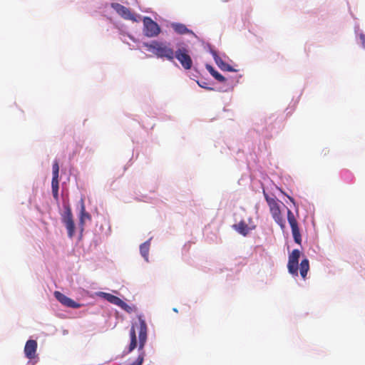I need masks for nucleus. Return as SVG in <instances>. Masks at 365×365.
<instances>
[{
  "mask_svg": "<svg viewBox=\"0 0 365 365\" xmlns=\"http://www.w3.org/2000/svg\"><path fill=\"white\" fill-rule=\"evenodd\" d=\"M197 83H198V85H199L200 87H202V88H205V89H207V90H212V88L208 87V86H207V83H206L205 81H197Z\"/></svg>",
  "mask_w": 365,
  "mask_h": 365,
  "instance_id": "nucleus-24",
  "label": "nucleus"
},
{
  "mask_svg": "<svg viewBox=\"0 0 365 365\" xmlns=\"http://www.w3.org/2000/svg\"><path fill=\"white\" fill-rule=\"evenodd\" d=\"M360 38L361 40L362 45L364 46V48H365V35L361 34L360 35Z\"/></svg>",
  "mask_w": 365,
  "mask_h": 365,
  "instance_id": "nucleus-25",
  "label": "nucleus"
},
{
  "mask_svg": "<svg viewBox=\"0 0 365 365\" xmlns=\"http://www.w3.org/2000/svg\"><path fill=\"white\" fill-rule=\"evenodd\" d=\"M54 296L59 302L67 307L77 309L81 307V304L76 302L58 291L54 292Z\"/></svg>",
  "mask_w": 365,
  "mask_h": 365,
  "instance_id": "nucleus-11",
  "label": "nucleus"
},
{
  "mask_svg": "<svg viewBox=\"0 0 365 365\" xmlns=\"http://www.w3.org/2000/svg\"><path fill=\"white\" fill-rule=\"evenodd\" d=\"M300 254V251L295 249L292 250L291 254L289 255L287 269L289 272L294 276H298V264Z\"/></svg>",
  "mask_w": 365,
  "mask_h": 365,
  "instance_id": "nucleus-8",
  "label": "nucleus"
},
{
  "mask_svg": "<svg viewBox=\"0 0 365 365\" xmlns=\"http://www.w3.org/2000/svg\"><path fill=\"white\" fill-rule=\"evenodd\" d=\"M173 29L178 34L183 35L187 34H193V32L188 29L186 26L183 24L180 23H173L172 24Z\"/></svg>",
  "mask_w": 365,
  "mask_h": 365,
  "instance_id": "nucleus-14",
  "label": "nucleus"
},
{
  "mask_svg": "<svg viewBox=\"0 0 365 365\" xmlns=\"http://www.w3.org/2000/svg\"><path fill=\"white\" fill-rule=\"evenodd\" d=\"M324 155H327V153L329 152V150H324Z\"/></svg>",
  "mask_w": 365,
  "mask_h": 365,
  "instance_id": "nucleus-26",
  "label": "nucleus"
},
{
  "mask_svg": "<svg viewBox=\"0 0 365 365\" xmlns=\"http://www.w3.org/2000/svg\"><path fill=\"white\" fill-rule=\"evenodd\" d=\"M287 220L292 229V233L294 242L298 244H302V235L298 225V222L294 217V213L290 210H287Z\"/></svg>",
  "mask_w": 365,
  "mask_h": 365,
  "instance_id": "nucleus-7",
  "label": "nucleus"
},
{
  "mask_svg": "<svg viewBox=\"0 0 365 365\" xmlns=\"http://www.w3.org/2000/svg\"><path fill=\"white\" fill-rule=\"evenodd\" d=\"M143 26V33L148 37H155L160 33V28L158 24L150 17H144Z\"/></svg>",
  "mask_w": 365,
  "mask_h": 365,
  "instance_id": "nucleus-6",
  "label": "nucleus"
},
{
  "mask_svg": "<svg viewBox=\"0 0 365 365\" xmlns=\"http://www.w3.org/2000/svg\"><path fill=\"white\" fill-rule=\"evenodd\" d=\"M309 269V262L308 259L305 258L302 260L299 266L300 274L303 279H305Z\"/></svg>",
  "mask_w": 365,
  "mask_h": 365,
  "instance_id": "nucleus-16",
  "label": "nucleus"
},
{
  "mask_svg": "<svg viewBox=\"0 0 365 365\" xmlns=\"http://www.w3.org/2000/svg\"><path fill=\"white\" fill-rule=\"evenodd\" d=\"M213 58L217 66L222 71H235V70L232 68L228 63L224 62L222 59L218 56L216 51L212 52Z\"/></svg>",
  "mask_w": 365,
  "mask_h": 365,
  "instance_id": "nucleus-12",
  "label": "nucleus"
},
{
  "mask_svg": "<svg viewBox=\"0 0 365 365\" xmlns=\"http://www.w3.org/2000/svg\"><path fill=\"white\" fill-rule=\"evenodd\" d=\"M264 196L269 205V211L274 220L280 226L282 229H284L285 227V222L280 210V202L278 201L275 197H269L264 191Z\"/></svg>",
  "mask_w": 365,
  "mask_h": 365,
  "instance_id": "nucleus-2",
  "label": "nucleus"
},
{
  "mask_svg": "<svg viewBox=\"0 0 365 365\" xmlns=\"http://www.w3.org/2000/svg\"><path fill=\"white\" fill-rule=\"evenodd\" d=\"M174 58H176L180 63L181 66L185 70H190L192 66V60L189 54L187 48L182 46L174 51Z\"/></svg>",
  "mask_w": 365,
  "mask_h": 365,
  "instance_id": "nucleus-5",
  "label": "nucleus"
},
{
  "mask_svg": "<svg viewBox=\"0 0 365 365\" xmlns=\"http://www.w3.org/2000/svg\"><path fill=\"white\" fill-rule=\"evenodd\" d=\"M36 349L37 342L36 340L29 339L26 341L24 346L25 355L30 360H34V363L37 362V361L35 360L37 358Z\"/></svg>",
  "mask_w": 365,
  "mask_h": 365,
  "instance_id": "nucleus-10",
  "label": "nucleus"
},
{
  "mask_svg": "<svg viewBox=\"0 0 365 365\" xmlns=\"http://www.w3.org/2000/svg\"><path fill=\"white\" fill-rule=\"evenodd\" d=\"M64 212L62 215V222L65 225L68 236L72 238L75 234V224L73 219V214L69 204H64Z\"/></svg>",
  "mask_w": 365,
  "mask_h": 365,
  "instance_id": "nucleus-4",
  "label": "nucleus"
},
{
  "mask_svg": "<svg viewBox=\"0 0 365 365\" xmlns=\"http://www.w3.org/2000/svg\"><path fill=\"white\" fill-rule=\"evenodd\" d=\"M130 343L129 345V351H133L137 346L136 332L134 326H132L130 330Z\"/></svg>",
  "mask_w": 365,
  "mask_h": 365,
  "instance_id": "nucleus-18",
  "label": "nucleus"
},
{
  "mask_svg": "<svg viewBox=\"0 0 365 365\" xmlns=\"http://www.w3.org/2000/svg\"><path fill=\"white\" fill-rule=\"evenodd\" d=\"M143 46L158 58H165L170 61L174 59V50L170 47V43L153 41L150 43H143Z\"/></svg>",
  "mask_w": 365,
  "mask_h": 365,
  "instance_id": "nucleus-1",
  "label": "nucleus"
},
{
  "mask_svg": "<svg viewBox=\"0 0 365 365\" xmlns=\"http://www.w3.org/2000/svg\"><path fill=\"white\" fill-rule=\"evenodd\" d=\"M99 295L103 297L104 299H106L110 303L113 304L117 306H119V304L122 300L119 297H118L115 295H113L111 294H109V293L101 292Z\"/></svg>",
  "mask_w": 365,
  "mask_h": 365,
  "instance_id": "nucleus-15",
  "label": "nucleus"
},
{
  "mask_svg": "<svg viewBox=\"0 0 365 365\" xmlns=\"http://www.w3.org/2000/svg\"><path fill=\"white\" fill-rule=\"evenodd\" d=\"M233 228L240 234L246 236L250 230L255 229V226L250 227L244 220L233 225Z\"/></svg>",
  "mask_w": 365,
  "mask_h": 365,
  "instance_id": "nucleus-13",
  "label": "nucleus"
},
{
  "mask_svg": "<svg viewBox=\"0 0 365 365\" xmlns=\"http://www.w3.org/2000/svg\"><path fill=\"white\" fill-rule=\"evenodd\" d=\"M139 321V351H140L137 359L131 365H141L144 359L143 348L147 340V324L145 320L140 317Z\"/></svg>",
  "mask_w": 365,
  "mask_h": 365,
  "instance_id": "nucleus-3",
  "label": "nucleus"
},
{
  "mask_svg": "<svg viewBox=\"0 0 365 365\" xmlns=\"http://www.w3.org/2000/svg\"><path fill=\"white\" fill-rule=\"evenodd\" d=\"M118 307H120L122 309L127 312L128 313H131L133 310L130 306H129L128 304H126L123 300H121Z\"/></svg>",
  "mask_w": 365,
  "mask_h": 365,
  "instance_id": "nucleus-23",
  "label": "nucleus"
},
{
  "mask_svg": "<svg viewBox=\"0 0 365 365\" xmlns=\"http://www.w3.org/2000/svg\"><path fill=\"white\" fill-rule=\"evenodd\" d=\"M81 202L82 203H81V214H80L79 221H80V224L83 226L84 224L85 220H86V219L90 220L91 216L86 211V208H85V205H84L83 200H81Z\"/></svg>",
  "mask_w": 365,
  "mask_h": 365,
  "instance_id": "nucleus-19",
  "label": "nucleus"
},
{
  "mask_svg": "<svg viewBox=\"0 0 365 365\" xmlns=\"http://www.w3.org/2000/svg\"><path fill=\"white\" fill-rule=\"evenodd\" d=\"M207 70L210 72V73L218 81L225 82V78L218 73L215 68L210 65H206Z\"/></svg>",
  "mask_w": 365,
  "mask_h": 365,
  "instance_id": "nucleus-17",
  "label": "nucleus"
},
{
  "mask_svg": "<svg viewBox=\"0 0 365 365\" xmlns=\"http://www.w3.org/2000/svg\"><path fill=\"white\" fill-rule=\"evenodd\" d=\"M111 7L124 19L130 20L133 22L138 21L136 15L132 13L128 8L118 3H113Z\"/></svg>",
  "mask_w": 365,
  "mask_h": 365,
  "instance_id": "nucleus-9",
  "label": "nucleus"
},
{
  "mask_svg": "<svg viewBox=\"0 0 365 365\" xmlns=\"http://www.w3.org/2000/svg\"><path fill=\"white\" fill-rule=\"evenodd\" d=\"M52 193L54 199H58V178H52L51 180Z\"/></svg>",
  "mask_w": 365,
  "mask_h": 365,
  "instance_id": "nucleus-20",
  "label": "nucleus"
},
{
  "mask_svg": "<svg viewBox=\"0 0 365 365\" xmlns=\"http://www.w3.org/2000/svg\"><path fill=\"white\" fill-rule=\"evenodd\" d=\"M52 173H53V178H58V173H59V165L58 163L55 160L53 162V166H52Z\"/></svg>",
  "mask_w": 365,
  "mask_h": 365,
  "instance_id": "nucleus-22",
  "label": "nucleus"
},
{
  "mask_svg": "<svg viewBox=\"0 0 365 365\" xmlns=\"http://www.w3.org/2000/svg\"><path fill=\"white\" fill-rule=\"evenodd\" d=\"M149 249H150V241L149 240L143 243L140 247V254L146 260H148V258Z\"/></svg>",
  "mask_w": 365,
  "mask_h": 365,
  "instance_id": "nucleus-21",
  "label": "nucleus"
},
{
  "mask_svg": "<svg viewBox=\"0 0 365 365\" xmlns=\"http://www.w3.org/2000/svg\"><path fill=\"white\" fill-rule=\"evenodd\" d=\"M289 199L291 200L292 202H294L293 198L289 197Z\"/></svg>",
  "mask_w": 365,
  "mask_h": 365,
  "instance_id": "nucleus-27",
  "label": "nucleus"
}]
</instances>
